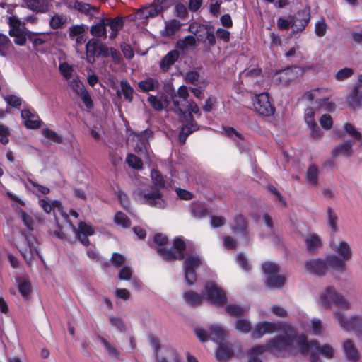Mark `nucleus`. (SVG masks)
Listing matches in <instances>:
<instances>
[{
  "label": "nucleus",
  "mask_w": 362,
  "mask_h": 362,
  "mask_svg": "<svg viewBox=\"0 0 362 362\" xmlns=\"http://www.w3.org/2000/svg\"><path fill=\"white\" fill-rule=\"evenodd\" d=\"M283 328L284 334L269 341L265 345H256L247 351L248 362H262L260 356L266 351L278 354L287 351L293 354L300 353L303 355H310L311 362H319L318 356L327 358H332L334 349L328 344L320 345L318 341L312 340L308 341L304 334H298L292 327L282 326L280 323L262 322L256 325L252 331L255 339L261 338L265 334L273 333Z\"/></svg>",
  "instance_id": "1"
},
{
  "label": "nucleus",
  "mask_w": 362,
  "mask_h": 362,
  "mask_svg": "<svg viewBox=\"0 0 362 362\" xmlns=\"http://www.w3.org/2000/svg\"><path fill=\"white\" fill-rule=\"evenodd\" d=\"M189 89L185 86H181L177 93L168 88L165 93L160 95V117H168V112L173 111L179 119L189 122L181 128L178 134L181 144H184L187 138L199 129L192 113L199 114V109L194 100L189 99Z\"/></svg>",
  "instance_id": "2"
},
{
  "label": "nucleus",
  "mask_w": 362,
  "mask_h": 362,
  "mask_svg": "<svg viewBox=\"0 0 362 362\" xmlns=\"http://www.w3.org/2000/svg\"><path fill=\"white\" fill-rule=\"evenodd\" d=\"M195 334L202 342L212 340L218 344L215 356L219 362L229 360L233 356L232 346L229 344H223L226 332L224 328L218 324L210 325L208 329L197 327Z\"/></svg>",
  "instance_id": "3"
},
{
  "label": "nucleus",
  "mask_w": 362,
  "mask_h": 362,
  "mask_svg": "<svg viewBox=\"0 0 362 362\" xmlns=\"http://www.w3.org/2000/svg\"><path fill=\"white\" fill-rule=\"evenodd\" d=\"M329 246L335 254L327 255V260L332 269L344 272L346 269V263L354 256V250L349 242L345 240H332Z\"/></svg>",
  "instance_id": "4"
},
{
  "label": "nucleus",
  "mask_w": 362,
  "mask_h": 362,
  "mask_svg": "<svg viewBox=\"0 0 362 362\" xmlns=\"http://www.w3.org/2000/svg\"><path fill=\"white\" fill-rule=\"evenodd\" d=\"M37 17L35 14L26 16L20 19L15 15H11L7 18V23L9 25V35L13 37L14 43L19 46H23L27 41L29 30L25 28L26 23L36 24Z\"/></svg>",
  "instance_id": "5"
},
{
  "label": "nucleus",
  "mask_w": 362,
  "mask_h": 362,
  "mask_svg": "<svg viewBox=\"0 0 362 362\" xmlns=\"http://www.w3.org/2000/svg\"><path fill=\"white\" fill-rule=\"evenodd\" d=\"M167 241V237L160 233V256L166 261L182 259L185 250V242L180 238H176L174 240L173 246L170 249L164 250L162 245H165Z\"/></svg>",
  "instance_id": "6"
},
{
  "label": "nucleus",
  "mask_w": 362,
  "mask_h": 362,
  "mask_svg": "<svg viewBox=\"0 0 362 362\" xmlns=\"http://www.w3.org/2000/svg\"><path fill=\"white\" fill-rule=\"evenodd\" d=\"M320 301L325 308H329L332 305H337L345 310H349L351 308L350 302L342 294L337 292L333 286L327 287L320 294Z\"/></svg>",
  "instance_id": "7"
},
{
  "label": "nucleus",
  "mask_w": 362,
  "mask_h": 362,
  "mask_svg": "<svg viewBox=\"0 0 362 362\" xmlns=\"http://www.w3.org/2000/svg\"><path fill=\"white\" fill-rule=\"evenodd\" d=\"M334 316L337 320L340 327L346 332L354 331L358 338H362V317L354 315L350 318H346L344 314L337 310L334 313Z\"/></svg>",
  "instance_id": "8"
},
{
  "label": "nucleus",
  "mask_w": 362,
  "mask_h": 362,
  "mask_svg": "<svg viewBox=\"0 0 362 362\" xmlns=\"http://www.w3.org/2000/svg\"><path fill=\"white\" fill-rule=\"evenodd\" d=\"M262 269L266 276V284L271 288H280L285 282V278L279 274V266L272 262H267L262 264Z\"/></svg>",
  "instance_id": "9"
},
{
  "label": "nucleus",
  "mask_w": 362,
  "mask_h": 362,
  "mask_svg": "<svg viewBox=\"0 0 362 362\" xmlns=\"http://www.w3.org/2000/svg\"><path fill=\"white\" fill-rule=\"evenodd\" d=\"M202 264V258L197 255H188L184 260L183 268L185 281L192 286L197 281L196 270Z\"/></svg>",
  "instance_id": "10"
},
{
  "label": "nucleus",
  "mask_w": 362,
  "mask_h": 362,
  "mask_svg": "<svg viewBox=\"0 0 362 362\" xmlns=\"http://www.w3.org/2000/svg\"><path fill=\"white\" fill-rule=\"evenodd\" d=\"M151 177L153 182L154 183L155 188L152 191H144L140 189L134 191V194L136 199L144 204L150 206H155L158 199V189L157 185L158 184V171L157 170H152Z\"/></svg>",
  "instance_id": "11"
},
{
  "label": "nucleus",
  "mask_w": 362,
  "mask_h": 362,
  "mask_svg": "<svg viewBox=\"0 0 362 362\" xmlns=\"http://www.w3.org/2000/svg\"><path fill=\"white\" fill-rule=\"evenodd\" d=\"M329 93L327 88H315L306 92L303 95V98L308 101H315L320 107H325L327 110H332L334 108V104L328 101Z\"/></svg>",
  "instance_id": "12"
},
{
  "label": "nucleus",
  "mask_w": 362,
  "mask_h": 362,
  "mask_svg": "<svg viewBox=\"0 0 362 362\" xmlns=\"http://www.w3.org/2000/svg\"><path fill=\"white\" fill-rule=\"evenodd\" d=\"M204 294L207 300L216 306H223L227 298L224 291L214 282H208L205 286Z\"/></svg>",
  "instance_id": "13"
},
{
  "label": "nucleus",
  "mask_w": 362,
  "mask_h": 362,
  "mask_svg": "<svg viewBox=\"0 0 362 362\" xmlns=\"http://www.w3.org/2000/svg\"><path fill=\"white\" fill-rule=\"evenodd\" d=\"M252 100L255 110L259 115L269 117L274 114V108L272 106L267 93L255 94Z\"/></svg>",
  "instance_id": "14"
},
{
  "label": "nucleus",
  "mask_w": 362,
  "mask_h": 362,
  "mask_svg": "<svg viewBox=\"0 0 362 362\" xmlns=\"http://www.w3.org/2000/svg\"><path fill=\"white\" fill-rule=\"evenodd\" d=\"M305 266L309 273L319 276H325L331 268L327 256L325 259H310L305 262Z\"/></svg>",
  "instance_id": "15"
},
{
  "label": "nucleus",
  "mask_w": 362,
  "mask_h": 362,
  "mask_svg": "<svg viewBox=\"0 0 362 362\" xmlns=\"http://www.w3.org/2000/svg\"><path fill=\"white\" fill-rule=\"evenodd\" d=\"M36 238L32 235H25V243L19 246L20 252L25 260L29 264L39 252L36 247Z\"/></svg>",
  "instance_id": "16"
},
{
  "label": "nucleus",
  "mask_w": 362,
  "mask_h": 362,
  "mask_svg": "<svg viewBox=\"0 0 362 362\" xmlns=\"http://www.w3.org/2000/svg\"><path fill=\"white\" fill-rule=\"evenodd\" d=\"M261 78L260 70L255 69L244 71L240 75L241 83L250 91L255 90L256 87L259 86Z\"/></svg>",
  "instance_id": "17"
},
{
  "label": "nucleus",
  "mask_w": 362,
  "mask_h": 362,
  "mask_svg": "<svg viewBox=\"0 0 362 362\" xmlns=\"http://www.w3.org/2000/svg\"><path fill=\"white\" fill-rule=\"evenodd\" d=\"M71 226L76 235L77 240H79L83 245H88L90 244V242L88 237L93 235V228L90 225L83 221L79 223L78 228H76L71 223Z\"/></svg>",
  "instance_id": "18"
},
{
  "label": "nucleus",
  "mask_w": 362,
  "mask_h": 362,
  "mask_svg": "<svg viewBox=\"0 0 362 362\" xmlns=\"http://www.w3.org/2000/svg\"><path fill=\"white\" fill-rule=\"evenodd\" d=\"M310 19V11L308 9L300 10L295 15L291 16V27L296 28L293 33L305 30Z\"/></svg>",
  "instance_id": "19"
},
{
  "label": "nucleus",
  "mask_w": 362,
  "mask_h": 362,
  "mask_svg": "<svg viewBox=\"0 0 362 362\" xmlns=\"http://www.w3.org/2000/svg\"><path fill=\"white\" fill-rule=\"evenodd\" d=\"M346 100L354 109L360 108L362 106V75L358 76V83L353 87Z\"/></svg>",
  "instance_id": "20"
},
{
  "label": "nucleus",
  "mask_w": 362,
  "mask_h": 362,
  "mask_svg": "<svg viewBox=\"0 0 362 362\" xmlns=\"http://www.w3.org/2000/svg\"><path fill=\"white\" fill-rule=\"evenodd\" d=\"M304 119L310 130L311 136L315 139L320 138L322 136V132L315 120V112L313 108L308 107L305 109Z\"/></svg>",
  "instance_id": "21"
},
{
  "label": "nucleus",
  "mask_w": 362,
  "mask_h": 362,
  "mask_svg": "<svg viewBox=\"0 0 362 362\" xmlns=\"http://www.w3.org/2000/svg\"><path fill=\"white\" fill-rule=\"evenodd\" d=\"M42 37H36L31 40L34 46H40L45 42L52 40L55 42H59L66 37L65 33L59 31L42 33Z\"/></svg>",
  "instance_id": "22"
},
{
  "label": "nucleus",
  "mask_w": 362,
  "mask_h": 362,
  "mask_svg": "<svg viewBox=\"0 0 362 362\" xmlns=\"http://www.w3.org/2000/svg\"><path fill=\"white\" fill-rule=\"evenodd\" d=\"M354 145V144L349 140L342 141L333 148L332 151V158H336L339 156L350 157L352 154V147Z\"/></svg>",
  "instance_id": "23"
},
{
  "label": "nucleus",
  "mask_w": 362,
  "mask_h": 362,
  "mask_svg": "<svg viewBox=\"0 0 362 362\" xmlns=\"http://www.w3.org/2000/svg\"><path fill=\"white\" fill-rule=\"evenodd\" d=\"M306 249L310 253H317L322 247V242L320 236L314 233H309L305 238Z\"/></svg>",
  "instance_id": "24"
},
{
  "label": "nucleus",
  "mask_w": 362,
  "mask_h": 362,
  "mask_svg": "<svg viewBox=\"0 0 362 362\" xmlns=\"http://www.w3.org/2000/svg\"><path fill=\"white\" fill-rule=\"evenodd\" d=\"M85 30L83 25H75L69 28V37L71 40L75 41L76 47L86 42V37L83 35Z\"/></svg>",
  "instance_id": "25"
},
{
  "label": "nucleus",
  "mask_w": 362,
  "mask_h": 362,
  "mask_svg": "<svg viewBox=\"0 0 362 362\" xmlns=\"http://www.w3.org/2000/svg\"><path fill=\"white\" fill-rule=\"evenodd\" d=\"M196 32H200L197 35L198 40H202L204 38L211 46H214L216 44V37L212 28L200 24L196 28Z\"/></svg>",
  "instance_id": "26"
},
{
  "label": "nucleus",
  "mask_w": 362,
  "mask_h": 362,
  "mask_svg": "<svg viewBox=\"0 0 362 362\" xmlns=\"http://www.w3.org/2000/svg\"><path fill=\"white\" fill-rule=\"evenodd\" d=\"M182 23L177 19L173 18L165 21L164 28L160 31L162 36L173 37L178 32Z\"/></svg>",
  "instance_id": "27"
},
{
  "label": "nucleus",
  "mask_w": 362,
  "mask_h": 362,
  "mask_svg": "<svg viewBox=\"0 0 362 362\" xmlns=\"http://www.w3.org/2000/svg\"><path fill=\"white\" fill-rule=\"evenodd\" d=\"M302 73L300 69L298 66H292L284 70L280 71L278 74L279 80L282 83H287L290 81H292L297 78Z\"/></svg>",
  "instance_id": "28"
},
{
  "label": "nucleus",
  "mask_w": 362,
  "mask_h": 362,
  "mask_svg": "<svg viewBox=\"0 0 362 362\" xmlns=\"http://www.w3.org/2000/svg\"><path fill=\"white\" fill-rule=\"evenodd\" d=\"M247 227V225L246 220L241 215L236 216L230 226V228L233 233L242 234L245 238L248 236Z\"/></svg>",
  "instance_id": "29"
},
{
  "label": "nucleus",
  "mask_w": 362,
  "mask_h": 362,
  "mask_svg": "<svg viewBox=\"0 0 362 362\" xmlns=\"http://www.w3.org/2000/svg\"><path fill=\"white\" fill-rule=\"evenodd\" d=\"M326 219L331 233L336 234L339 231V217L337 213L332 207H328L326 210Z\"/></svg>",
  "instance_id": "30"
},
{
  "label": "nucleus",
  "mask_w": 362,
  "mask_h": 362,
  "mask_svg": "<svg viewBox=\"0 0 362 362\" xmlns=\"http://www.w3.org/2000/svg\"><path fill=\"white\" fill-rule=\"evenodd\" d=\"M160 362H179L178 355L172 348L160 346Z\"/></svg>",
  "instance_id": "31"
},
{
  "label": "nucleus",
  "mask_w": 362,
  "mask_h": 362,
  "mask_svg": "<svg viewBox=\"0 0 362 362\" xmlns=\"http://www.w3.org/2000/svg\"><path fill=\"white\" fill-rule=\"evenodd\" d=\"M21 117L23 119L24 124L30 129H37L40 127V121L37 116L34 115L28 110H23L21 111Z\"/></svg>",
  "instance_id": "32"
},
{
  "label": "nucleus",
  "mask_w": 362,
  "mask_h": 362,
  "mask_svg": "<svg viewBox=\"0 0 362 362\" xmlns=\"http://www.w3.org/2000/svg\"><path fill=\"white\" fill-rule=\"evenodd\" d=\"M320 170L319 168L315 165H310L306 170L305 179L307 182L313 187H317Z\"/></svg>",
  "instance_id": "33"
},
{
  "label": "nucleus",
  "mask_w": 362,
  "mask_h": 362,
  "mask_svg": "<svg viewBox=\"0 0 362 362\" xmlns=\"http://www.w3.org/2000/svg\"><path fill=\"white\" fill-rule=\"evenodd\" d=\"M180 54L177 50L170 51L160 62V67L167 71L178 59Z\"/></svg>",
  "instance_id": "34"
},
{
  "label": "nucleus",
  "mask_w": 362,
  "mask_h": 362,
  "mask_svg": "<svg viewBox=\"0 0 362 362\" xmlns=\"http://www.w3.org/2000/svg\"><path fill=\"white\" fill-rule=\"evenodd\" d=\"M158 14V9L156 5H149L142 8L136 13V18H154Z\"/></svg>",
  "instance_id": "35"
},
{
  "label": "nucleus",
  "mask_w": 362,
  "mask_h": 362,
  "mask_svg": "<svg viewBox=\"0 0 362 362\" xmlns=\"http://www.w3.org/2000/svg\"><path fill=\"white\" fill-rule=\"evenodd\" d=\"M343 350L346 357L349 360L356 361L358 359V350L351 340L347 339L344 342Z\"/></svg>",
  "instance_id": "36"
},
{
  "label": "nucleus",
  "mask_w": 362,
  "mask_h": 362,
  "mask_svg": "<svg viewBox=\"0 0 362 362\" xmlns=\"http://www.w3.org/2000/svg\"><path fill=\"white\" fill-rule=\"evenodd\" d=\"M183 297L186 303L193 307L202 305L204 296L193 291L185 292Z\"/></svg>",
  "instance_id": "37"
},
{
  "label": "nucleus",
  "mask_w": 362,
  "mask_h": 362,
  "mask_svg": "<svg viewBox=\"0 0 362 362\" xmlns=\"http://www.w3.org/2000/svg\"><path fill=\"white\" fill-rule=\"evenodd\" d=\"M344 134L352 138L349 140L351 143L356 144L361 140V134L356 129V128L350 123H346L343 127Z\"/></svg>",
  "instance_id": "38"
},
{
  "label": "nucleus",
  "mask_w": 362,
  "mask_h": 362,
  "mask_svg": "<svg viewBox=\"0 0 362 362\" xmlns=\"http://www.w3.org/2000/svg\"><path fill=\"white\" fill-rule=\"evenodd\" d=\"M98 47L97 41L93 40H90L86 43V59L89 63L93 64L95 62V57H98Z\"/></svg>",
  "instance_id": "39"
},
{
  "label": "nucleus",
  "mask_w": 362,
  "mask_h": 362,
  "mask_svg": "<svg viewBox=\"0 0 362 362\" xmlns=\"http://www.w3.org/2000/svg\"><path fill=\"white\" fill-rule=\"evenodd\" d=\"M25 2L30 9L37 12H45L48 8L47 0H26Z\"/></svg>",
  "instance_id": "40"
},
{
  "label": "nucleus",
  "mask_w": 362,
  "mask_h": 362,
  "mask_svg": "<svg viewBox=\"0 0 362 362\" xmlns=\"http://www.w3.org/2000/svg\"><path fill=\"white\" fill-rule=\"evenodd\" d=\"M134 151L140 154L148 153L147 151V144L148 141L144 136H140L139 135H136L134 136Z\"/></svg>",
  "instance_id": "41"
},
{
  "label": "nucleus",
  "mask_w": 362,
  "mask_h": 362,
  "mask_svg": "<svg viewBox=\"0 0 362 362\" xmlns=\"http://www.w3.org/2000/svg\"><path fill=\"white\" fill-rule=\"evenodd\" d=\"M106 26H109L112 30V33L110 34V38H115L117 33L119 30L122 27V20L119 18H116L115 19L106 18L105 19Z\"/></svg>",
  "instance_id": "42"
},
{
  "label": "nucleus",
  "mask_w": 362,
  "mask_h": 362,
  "mask_svg": "<svg viewBox=\"0 0 362 362\" xmlns=\"http://www.w3.org/2000/svg\"><path fill=\"white\" fill-rule=\"evenodd\" d=\"M67 22V16L63 14H54L49 21V26L52 29L62 28Z\"/></svg>",
  "instance_id": "43"
},
{
  "label": "nucleus",
  "mask_w": 362,
  "mask_h": 362,
  "mask_svg": "<svg viewBox=\"0 0 362 362\" xmlns=\"http://www.w3.org/2000/svg\"><path fill=\"white\" fill-rule=\"evenodd\" d=\"M195 44V37L193 35H187L182 39L178 40L176 47L180 49L185 50L189 47H194Z\"/></svg>",
  "instance_id": "44"
},
{
  "label": "nucleus",
  "mask_w": 362,
  "mask_h": 362,
  "mask_svg": "<svg viewBox=\"0 0 362 362\" xmlns=\"http://www.w3.org/2000/svg\"><path fill=\"white\" fill-rule=\"evenodd\" d=\"M192 215L196 218H202L207 214V210L204 206L199 203H193L191 206Z\"/></svg>",
  "instance_id": "45"
},
{
  "label": "nucleus",
  "mask_w": 362,
  "mask_h": 362,
  "mask_svg": "<svg viewBox=\"0 0 362 362\" xmlns=\"http://www.w3.org/2000/svg\"><path fill=\"white\" fill-rule=\"evenodd\" d=\"M106 23L104 20L100 23L93 25L90 28V33L95 37H106Z\"/></svg>",
  "instance_id": "46"
},
{
  "label": "nucleus",
  "mask_w": 362,
  "mask_h": 362,
  "mask_svg": "<svg viewBox=\"0 0 362 362\" xmlns=\"http://www.w3.org/2000/svg\"><path fill=\"white\" fill-rule=\"evenodd\" d=\"M67 81L70 88L78 95L86 90L83 83L78 78V77L69 79Z\"/></svg>",
  "instance_id": "47"
},
{
  "label": "nucleus",
  "mask_w": 362,
  "mask_h": 362,
  "mask_svg": "<svg viewBox=\"0 0 362 362\" xmlns=\"http://www.w3.org/2000/svg\"><path fill=\"white\" fill-rule=\"evenodd\" d=\"M121 86V92L124 95L126 100H127L129 102H131L132 100L133 97V89L130 86L129 83L125 81L122 80L120 83ZM118 94H120V90L117 91Z\"/></svg>",
  "instance_id": "48"
},
{
  "label": "nucleus",
  "mask_w": 362,
  "mask_h": 362,
  "mask_svg": "<svg viewBox=\"0 0 362 362\" xmlns=\"http://www.w3.org/2000/svg\"><path fill=\"white\" fill-rule=\"evenodd\" d=\"M353 74L354 70L351 68L345 67L334 74V78L338 81H344L351 78Z\"/></svg>",
  "instance_id": "49"
},
{
  "label": "nucleus",
  "mask_w": 362,
  "mask_h": 362,
  "mask_svg": "<svg viewBox=\"0 0 362 362\" xmlns=\"http://www.w3.org/2000/svg\"><path fill=\"white\" fill-rule=\"evenodd\" d=\"M126 162L129 167L136 170H141L143 167V163L141 160L132 153L127 155Z\"/></svg>",
  "instance_id": "50"
},
{
  "label": "nucleus",
  "mask_w": 362,
  "mask_h": 362,
  "mask_svg": "<svg viewBox=\"0 0 362 362\" xmlns=\"http://www.w3.org/2000/svg\"><path fill=\"white\" fill-rule=\"evenodd\" d=\"M59 70L61 74L64 76V78L69 81L71 78L72 72H73V66L69 64L66 62L61 63L59 66Z\"/></svg>",
  "instance_id": "51"
},
{
  "label": "nucleus",
  "mask_w": 362,
  "mask_h": 362,
  "mask_svg": "<svg viewBox=\"0 0 362 362\" xmlns=\"http://www.w3.org/2000/svg\"><path fill=\"white\" fill-rule=\"evenodd\" d=\"M18 287L19 292L24 298L27 297L31 291L30 284L25 279H19Z\"/></svg>",
  "instance_id": "52"
},
{
  "label": "nucleus",
  "mask_w": 362,
  "mask_h": 362,
  "mask_svg": "<svg viewBox=\"0 0 362 362\" xmlns=\"http://www.w3.org/2000/svg\"><path fill=\"white\" fill-rule=\"evenodd\" d=\"M39 204L47 213H49L52 209L57 207L59 208L60 206V204L57 201H48L45 199H40Z\"/></svg>",
  "instance_id": "53"
},
{
  "label": "nucleus",
  "mask_w": 362,
  "mask_h": 362,
  "mask_svg": "<svg viewBox=\"0 0 362 362\" xmlns=\"http://www.w3.org/2000/svg\"><path fill=\"white\" fill-rule=\"evenodd\" d=\"M157 86V82L152 78H146L139 83V87L141 90L145 92H148L155 88Z\"/></svg>",
  "instance_id": "54"
},
{
  "label": "nucleus",
  "mask_w": 362,
  "mask_h": 362,
  "mask_svg": "<svg viewBox=\"0 0 362 362\" xmlns=\"http://www.w3.org/2000/svg\"><path fill=\"white\" fill-rule=\"evenodd\" d=\"M115 222L117 225H120L123 228H128L130 226V220L122 212H118L115 214L114 218Z\"/></svg>",
  "instance_id": "55"
},
{
  "label": "nucleus",
  "mask_w": 362,
  "mask_h": 362,
  "mask_svg": "<svg viewBox=\"0 0 362 362\" xmlns=\"http://www.w3.org/2000/svg\"><path fill=\"white\" fill-rule=\"evenodd\" d=\"M235 328L243 333H247L251 330L250 322L244 319H238L235 322Z\"/></svg>",
  "instance_id": "56"
},
{
  "label": "nucleus",
  "mask_w": 362,
  "mask_h": 362,
  "mask_svg": "<svg viewBox=\"0 0 362 362\" xmlns=\"http://www.w3.org/2000/svg\"><path fill=\"white\" fill-rule=\"evenodd\" d=\"M327 25L323 18L316 22L315 26V34L318 37H322L326 34Z\"/></svg>",
  "instance_id": "57"
},
{
  "label": "nucleus",
  "mask_w": 362,
  "mask_h": 362,
  "mask_svg": "<svg viewBox=\"0 0 362 362\" xmlns=\"http://www.w3.org/2000/svg\"><path fill=\"white\" fill-rule=\"evenodd\" d=\"M320 123L324 129L329 130L332 128L333 124L332 118L329 115L324 114L320 119Z\"/></svg>",
  "instance_id": "58"
},
{
  "label": "nucleus",
  "mask_w": 362,
  "mask_h": 362,
  "mask_svg": "<svg viewBox=\"0 0 362 362\" xmlns=\"http://www.w3.org/2000/svg\"><path fill=\"white\" fill-rule=\"evenodd\" d=\"M133 270L128 266L123 267L119 272V279L120 280L129 281L132 279Z\"/></svg>",
  "instance_id": "59"
},
{
  "label": "nucleus",
  "mask_w": 362,
  "mask_h": 362,
  "mask_svg": "<svg viewBox=\"0 0 362 362\" xmlns=\"http://www.w3.org/2000/svg\"><path fill=\"white\" fill-rule=\"evenodd\" d=\"M42 134L45 137L53 141L56 143H61L62 141V137L59 136L55 132L45 129L42 131Z\"/></svg>",
  "instance_id": "60"
},
{
  "label": "nucleus",
  "mask_w": 362,
  "mask_h": 362,
  "mask_svg": "<svg viewBox=\"0 0 362 362\" xmlns=\"http://www.w3.org/2000/svg\"><path fill=\"white\" fill-rule=\"evenodd\" d=\"M226 311L232 316H238L244 313L245 309L237 305H229L226 307Z\"/></svg>",
  "instance_id": "61"
},
{
  "label": "nucleus",
  "mask_w": 362,
  "mask_h": 362,
  "mask_svg": "<svg viewBox=\"0 0 362 362\" xmlns=\"http://www.w3.org/2000/svg\"><path fill=\"white\" fill-rule=\"evenodd\" d=\"M310 327L313 334L320 335L322 333V321L320 319H313Z\"/></svg>",
  "instance_id": "62"
},
{
  "label": "nucleus",
  "mask_w": 362,
  "mask_h": 362,
  "mask_svg": "<svg viewBox=\"0 0 362 362\" xmlns=\"http://www.w3.org/2000/svg\"><path fill=\"white\" fill-rule=\"evenodd\" d=\"M237 263L240 267V268L244 271H249L250 269V265L247 259V258L241 253L238 254L236 257Z\"/></svg>",
  "instance_id": "63"
},
{
  "label": "nucleus",
  "mask_w": 362,
  "mask_h": 362,
  "mask_svg": "<svg viewBox=\"0 0 362 362\" xmlns=\"http://www.w3.org/2000/svg\"><path fill=\"white\" fill-rule=\"evenodd\" d=\"M199 74L195 71H188L185 75L186 81L192 85H197L199 82Z\"/></svg>",
  "instance_id": "64"
}]
</instances>
